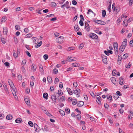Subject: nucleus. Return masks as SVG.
Wrapping results in <instances>:
<instances>
[{"label":"nucleus","instance_id":"obj_41","mask_svg":"<svg viewBox=\"0 0 133 133\" xmlns=\"http://www.w3.org/2000/svg\"><path fill=\"white\" fill-rule=\"evenodd\" d=\"M32 36L31 34H29L26 35L25 37V38H30Z\"/></svg>","mask_w":133,"mask_h":133},{"label":"nucleus","instance_id":"obj_25","mask_svg":"<svg viewBox=\"0 0 133 133\" xmlns=\"http://www.w3.org/2000/svg\"><path fill=\"white\" fill-rule=\"evenodd\" d=\"M44 112L46 114L50 117L52 116V115L49 112V111L46 110H44Z\"/></svg>","mask_w":133,"mask_h":133},{"label":"nucleus","instance_id":"obj_15","mask_svg":"<svg viewBox=\"0 0 133 133\" xmlns=\"http://www.w3.org/2000/svg\"><path fill=\"white\" fill-rule=\"evenodd\" d=\"M85 27L86 29H88V30H87V31H89V25L88 23L87 22H85Z\"/></svg>","mask_w":133,"mask_h":133},{"label":"nucleus","instance_id":"obj_58","mask_svg":"<svg viewBox=\"0 0 133 133\" xmlns=\"http://www.w3.org/2000/svg\"><path fill=\"white\" fill-rule=\"evenodd\" d=\"M21 10V8L19 7L17 8H16L15 9L16 11H20Z\"/></svg>","mask_w":133,"mask_h":133},{"label":"nucleus","instance_id":"obj_33","mask_svg":"<svg viewBox=\"0 0 133 133\" xmlns=\"http://www.w3.org/2000/svg\"><path fill=\"white\" fill-rule=\"evenodd\" d=\"M98 24L102 25H104L105 24V23L103 21L99 20Z\"/></svg>","mask_w":133,"mask_h":133},{"label":"nucleus","instance_id":"obj_51","mask_svg":"<svg viewBox=\"0 0 133 133\" xmlns=\"http://www.w3.org/2000/svg\"><path fill=\"white\" fill-rule=\"evenodd\" d=\"M51 4L54 7H55L56 6V3L54 2H51Z\"/></svg>","mask_w":133,"mask_h":133},{"label":"nucleus","instance_id":"obj_2","mask_svg":"<svg viewBox=\"0 0 133 133\" xmlns=\"http://www.w3.org/2000/svg\"><path fill=\"white\" fill-rule=\"evenodd\" d=\"M80 90L79 89L77 90L76 89V90H74L73 91V93L75 94H76V96L77 97H79L80 95Z\"/></svg>","mask_w":133,"mask_h":133},{"label":"nucleus","instance_id":"obj_49","mask_svg":"<svg viewBox=\"0 0 133 133\" xmlns=\"http://www.w3.org/2000/svg\"><path fill=\"white\" fill-rule=\"evenodd\" d=\"M18 79L20 81L22 80V76L21 75H18Z\"/></svg>","mask_w":133,"mask_h":133},{"label":"nucleus","instance_id":"obj_29","mask_svg":"<svg viewBox=\"0 0 133 133\" xmlns=\"http://www.w3.org/2000/svg\"><path fill=\"white\" fill-rule=\"evenodd\" d=\"M66 89L68 92V94L70 95H72V93L71 89L69 88H67Z\"/></svg>","mask_w":133,"mask_h":133},{"label":"nucleus","instance_id":"obj_44","mask_svg":"<svg viewBox=\"0 0 133 133\" xmlns=\"http://www.w3.org/2000/svg\"><path fill=\"white\" fill-rule=\"evenodd\" d=\"M130 45L131 47L133 46V39L131 40L130 42Z\"/></svg>","mask_w":133,"mask_h":133},{"label":"nucleus","instance_id":"obj_63","mask_svg":"<svg viewBox=\"0 0 133 133\" xmlns=\"http://www.w3.org/2000/svg\"><path fill=\"white\" fill-rule=\"evenodd\" d=\"M109 122L110 123H111V124H112L113 121L112 118L110 117L109 118Z\"/></svg>","mask_w":133,"mask_h":133},{"label":"nucleus","instance_id":"obj_38","mask_svg":"<svg viewBox=\"0 0 133 133\" xmlns=\"http://www.w3.org/2000/svg\"><path fill=\"white\" fill-rule=\"evenodd\" d=\"M84 44L83 43H81L79 46V48L80 49H82L84 47Z\"/></svg>","mask_w":133,"mask_h":133},{"label":"nucleus","instance_id":"obj_54","mask_svg":"<svg viewBox=\"0 0 133 133\" xmlns=\"http://www.w3.org/2000/svg\"><path fill=\"white\" fill-rule=\"evenodd\" d=\"M59 81L58 78L57 77H56L55 78V81L54 82L56 84L57 82H58Z\"/></svg>","mask_w":133,"mask_h":133},{"label":"nucleus","instance_id":"obj_27","mask_svg":"<svg viewBox=\"0 0 133 133\" xmlns=\"http://www.w3.org/2000/svg\"><path fill=\"white\" fill-rule=\"evenodd\" d=\"M58 94L59 96H58L59 97V96H60L62 95H63V92L61 90H58Z\"/></svg>","mask_w":133,"mask_h":133},{"label":"nucleus","instance_id":"obj_26","mask_svg":"<svg viewBox=\"0 0 133 133\" xmlns=\"http://www.w3.org/2000/svg\"><path fill=\"white\" fill-rule=\"evenodd\" d=\"M113 10L115 11L117 13H118L120 11V9L118 7H115V8H114Z\"/></svg>","mask_w":133,"mask_h":133},{"label":"nucleus","instance_id":"obj_5","mask_svg":"<svg viewBox=\"0 0 133 133\" xmlns=\"http://www.w3.org/2000/svg\"><path fill=\"white\" fill-rule=\"evenodd\" d=\"M24 100L27 105L29 106L30 105V102L28 97H26L25 98Z\"/></svg>","mask_w":133,"mask_h":133},{"label":"nucleus","instance_id":"obj_12","mask_svg":"<svg viewBox=\"0 0 133 133\" xmlns=\"http://www.w3.org/2000/svg\"><path fill=\"white\" fill-rule=\"evenodd\" d=\"M111 80L112 83L115 85H117V83H116V81H116V78L114 77L112 78H111Z\"/></svg>","mask_w":133,"mask_h":133},{"label":"nucleus","instance_id":"obj_13","mask_svg":"<svg viewBox=\"0 0 133 133\" xmlns=\"http://www.w3.org/2000/svg\"><path fill=\"white\" fill-rule=\"evenodd\" d=\"M125 47L121 45V46L119 49V51L120 53L123 52L125 49Z\"/></svg>","mask_w":133,"mask_h":133},{"label":"nucleus","instance_id":"obj_55","mask_svg":"<svg viewBox=\"0 0 133 133\" xmlns=\"http://www.w3.org/2000/svg\"><path fill=\"white\" fill-rule=\"evenodd\" d=\"M104 107L105 108H107V109H108V107H109V105L107 103L104 104Z\"/></svg>","mask_w":133,"mask_h":133},{"label":"nucleus","instance_id":"obj_19","mask_svg":"<svg viewBox=\"0 0 133 133\" xmlns=\"http://www.w3.org/2000/svg\"><path fill=\"white\" fill-rule=\"evenodd\" d=\"M31 68L32 70L33 71H35L36 67V66H35V64H32L31 66Z\"/></svg>","mask_w":133,"mask_h":133},{"label":"nucleus","instance_id":"obj_57","mask_svg":"<svg viewBox=\"0 0 133 133\" xmlns=\"http://www.w3.org/2000/svg\"><path fill=\"white\" fill-rule=\"evenodd\" d=\"M4 117V115L3 114H0V119H3Z\"/></svg>","mask_w":133,"mask_h":133},{"label":"nucleus","instance_id":"obj_4","mask_svg":"<svg viewBox=\"0 0 133 133\" xmlns=\"http://www.w3.org/2000/svg\"><path fill=\"white\" fill-rule=\"evenodd\" d=\"M96 97L97 99H96V102L99 104H101V97L99 95H97L96 96Z\"/></svg>","mask_w":133,"mask_h":133},{"label":"nucleus","instance_id":"obj_18","mask_svg":"<svg viewBox=\"0 0 133 133\" xmlns=\"http://www.w3.org/2000/svg\"><path fill=\"white\" fill-rule=\"evenodd\" d=\"M47 80L49 83H51L52 81L51 77L50 76H48L47 77Z\"/></svg>","mask_w":133,"mask_h":133},{"label":"nucleus","instance_id":"obj_46","mask_svg":"<svg viewBox=\"0 0 133 133\" xmlns=\"http://www.w3.org/2000/svg\"><path fill=\"white\" fill-rule=\"evenodd\" d=\"M131 65V64L130 63H129L127 65H126L125 67L127 68H129Z\"/></svg>","mask_w":133,"mask_h":133},{"label":"nucleus","instance_id":"obj_64","mask_svg":"<svg viewBox=\"0 0 133 133\" xmlns=\"http://www.w3.org/2000/svg\"><path fill=\"white\" fill-rule=\"evenodd\" d=\"M1 41L2 42L3 44L5 43L6 42L4 38L2 39Z\"/></svg>","mask_w":133,"mask_h":133},{"label":"nucleus","instance_id":"obj_53","mask_svg":"<svg viewBox=\"0 0 133 133\" xmlns=\"http://www.w3.org/2000/svg\"><path fill=\"white\" fill-rule=\"evenodd\" d=\"M79 24L82 26H83L84 25V23L82 20H80L79 22Z\"/></svg>","mask_w":133,"mask_h":133},{"label":"nucleus","instance_id":"obj_35","mask_svg":"<svg viewBox=\"0 0 133 133\" xmlns=\"http://www.w3.org/2000/svg\"><path fill=\"white\" fill-rule=\"evenodd\" d=\"M74 29L76 31H77L79 30V28L78 25H75L74 27Z\"/></svg>","mask_w":133,"mask_h":133},{"label":"nucleus","instance_id":"obj_32","mask_svg":"<svg viewBox=\"0 0 133 133\" xmlns=\"http://www.w3.org/2000/svg\"><path fill=\"white\" fill-rule=\"evenodd\" d=\"M128 56V54L127 53H126L124 54L123 56L122 59H126Z\"/></svg>","mask_w":133,"mask_h":133},{"label":"nucleus","instance_id":"obj_14","mask_svg":"<svg viewBox=\"0 0 133 133\" xmlns=\"http://www.w3.org/2000/svg\"><path fill=\"white\" fill-rule=\"evenodd\" d=\"M8 29L6 27H5L3 28V32L4 34L6 35L8 32Z\"/></svg>","mask_w":133,"mask_h":133},{"label":"nucleus","instance_id":"obj_8","mask_svg":"<svg viewBox=\"0 0 133 133\" xmlns=\"http://www.w3.org/2000/svg\"><path fill=\"white\" fill-rule=\"evenodd\" d=\"M77 103V106L78 107H82L84 104V102L81 101H78Z\"/></svg>","mask_w":133,"mask_h":133},{"label":"nucleus","instance_id":"obj_3","mask_svg":"<svg viewBox=\"0 0 133 133\" xmlns=\"http://www.w3.org/2000/svg\"><path fill=\"white\" fill-rule=\"evenodd\" d=\"M90 37L92 39H97L98 38L97 36L95 34L91 33L90 34Z\"/></svg>","mask_w":133,"mask_h":133},{"label":"nucleus","instance_id":"obj_43","mask_svg":"<svg viewBox=\"0 0 133 133\" xmlns=\"http://www.w3.org/2000/svg\"><path fill=\"white\" fill-rule=\"evenodd\" d=\"M15 28L16 30H19L20 29V26L18 25H16Z\"/></svg>","mask_w":133,"mask_h":133},{"label":"nucleus","instance_id":"obj_60","mask_svg":"<svg viewBox=\"0 0 133 133\" xmlns=\"http://www.w3.org/2000/svg\"><path fill=\"white\" fill-rule=\"evenodd\" d=\"M26 63V60L25 59H24L22 62V64H25Z\"/></svg>","mask_w":133,"mask_h":133},{"label":"nucleus","instance_id":"obj_17","mask_svg":"<svg viewBox=\"0 0 133 133\" xmlns=\"http://www.w3.org/2000/svg\"><path fill=\"white\" fill-rule=\"evenodd\" d=\"M34 126L35 129V131H37L38 130H39L38 129L39 127L36 123H34Z\"/></svg>","mask_w":133,"mask_h":133},{"label":"nucleus","instance_id":"obj_30","mask_svg":"<svg viewBox=\"0 0 133 133\" xmlns=\"http://www.w3.org/2000/svg\"><path fill=\"white\" fill-rule=\"evenodd\" d=\"M48 94L46 93H45L43 94V97L46 99H48Z\"/></svg>","mask_w":133,"mask_h":133},{"label":"nucleus","instance_id":"obj_42","mask_svg":"<svg viewBox=\"0 0 133 133\" xmlns=\"http://www.w3.org/2000/svg\"><path fill=\"white\" fill-rule=\"evenodd\" d=\"M65 112L66 113L68 114H69L70 112V109L68 108H66L65 109Z\"/></svg>","mask_w":133,"mask_h":133},{"label":"nucleus","instance_id":"obj_39","mask_svg":"<svg viewBox=\"0 0 133 133\" xmlns=\"http://www.w3.org/2000/svg\"><path fill=\"white\" fill-rule=\"evenodd\" d=\"M39 69L41 72H43L44 70L43 69V66L42 65H40L39 67Z\"/></svg>","mask_w":133,"mask_h":133},{"label":"nucleus","instance_id":"obj_9","mask_svg":"<svg viewBox=\"0 0 133 133\" xmlns=\"http://www.w3.org/2000/svg\"><path fill=\"white\" fill-rule=\"evenodd\" d=\"M119 84L121 85H123L124 83V82L123 80V78L121 77H120L119 79Z\"/></svg>","mask_w":133,"mask_h":133},{"label":"nucleus","instance_id":"obj_20","mask_svg":"<svg viewBox=\"0 0 133 133\" xmlns=\"http://www.w3.org/2000/svg\"><path fill=\"white\" fill-rule=\"evenodd\" d=\"M15 88H14V89H12V90H11V91L14 96L15 97V98H16V95Z\"/></svg>","mask_w":133,"mask_h":133},{"label":"nucleus","instance_id":"obj_61","mask_svg":"<svg viewBox=\"0 0 133 133\" xmlns=\"http://www.w3.org/2000/svg\"><path fill=\"white\" fill-rule=\"evenodd\" d=\"M116 93L118 95L120 96H122L121 93L118 91H117L116 92Z\"/></svg>","mask_w":133,"mask_h":133},{"label":"nucleus","instance_id":"obj_40","mask_svg":"<svg viewBox=\"0 0 133 133\" xmlns=\"http://www.w3.org/2000/svg\"><path fill=\"white\" fill-rule=\"evenodd\" d=\"M12 84L11 83H10V84H9L10 87H11V88L12 89H14V88H15V87L14 86V84L12 82Z\"/></svg>","mask_w":133,"mask_h":133},{"label":"nucleus","instance_id":"obj_1","mask_svg":"<svg viewBox=\"0 0 133 133\" xmlns=\"http://www.w3.org/2000/svg\"><path fill=\"white\" fill-rule=\"evenodd\" d=\"M56 40L57 42L59 43H61L64 41V38L63 36H60L56 38Z\"/></svg>","mask_w":133,"mask_h":133},{"label":"nucleus","instance_id":"obj_31","mask_svg":"<svg viewBox=\"0 0 133 133\" xmlns=\"http://www.w3.org/2000/svg\"><path fill=\"white\" fill-rule=\"evenodd\" d=\"M42 44V41L39 42L36 45L35 47L36 48L39 47Z\"/></svg>","mask_w":133,"mask_h":133},{"label":"nucleus","instance_id":"obj_62","mask_svg":"<svg viewBox=\"0 0 133 133\" xmlns=\"http://www.w3.org/2000/svg\"><path fill=\"white\" fill-rule=\"evenodd\" d=\"M121 55H118V60L119 61L121 62Z\"/></svg>","mask_w":133,"mask_h":133},{"label":"nucleus","instance_id":"obj_37","mask_svg":"<svg viewBox=\"0 0 133 133\" xmlns=\"http://www.w3.org/2000/svg\"><path fill=\"white\" fill-rule=\"evenodd\" d=\"M102 16L103 17H105L106 15V12L105 10H103L102 12Z\"/></svg>","mask_w":133,"mask_h":133},{"label":"nucleus","instance_id":"obj_23","mask_svg":"<svg viewBox=\"0 0 133 133\" xmlns=\"http://www.w3.org/2000/svg\"><path fill=\"white\" fill-rule=\"evenodd\" d=\"M15 121L16 123H20L22 121V120L21 118H17L15 120Z\"/></svg>","mask_w":133,"mask_h":133},{"label":"nucleus","instance_id":"obj_36","mask_svg":"<svg viewBox=\"0 0 133 133\" xmlns=\"http://www.w3.org/2000/svg\"><path fill=\"white\" fill-rule=\"evenodd\" d=\"M59 112L60 114H62L61 115L62 116H64V115L65 112L63 111L60 110H59Z\"/></svg>","mask_w":133,"mask_h":133},{"label":"nucleus","instance_id":"obj_48","mask_svg":"<svg viewBox=\"0 0 133 133\" xmlns=\"http://www.w3.org/2000/svg\"><path fill=\"white\" fill-rule=\"evenodd\" d=\"M28 124L30 125V126L31 127H32L33 126V124L32 122L31 121H29L28 122Z\"/></svg>","mask_w":133,"mask_h":133},{"label":"nucleus","instance_id":"obj_50","mask_svg":"<svg viewBox=\"0 0 133 133\" xmlns=\"http://www.w3.org/2000/svg\"><path fill=\"white\" fill-rule=\"evenodd\" d=\"M126 20V19H125L124 20V21H123V24H124V25H125V26L126 27H127L128 26V23H126V22H125V21Z\"/></svg>","mask_w":133,"mask_h":133},{"label":"nucleus","instance_id":"obj_11","mask_svg":"<svg viewBox=\"0 0 133 133\" xmlns=\"http://www.w3.org/2000/svg\"><path fill=\"white\" fill-rule=\"evenodd\" d=\"M115 50H116V51H117L118 49V44L116 42H114L113 44Z\"/></svg>","mask_w":133,"mask_h":133},{"label":"nucleus","instance_id":"obj_28","mask_svg":"<svg viewBox=\"0 0 133 133\" xmlns=\"http://www.w3.org/2000/svg\"><path fill=\"white\" fill-rule=\"evenodd\" d=\"M107 98L108 99H109L110 101H111L112 100V96L108 94L107 95Z\"/></svg>","mask_w":133,"mask_h":133},{"label":"nucleus","instance_id":"obj_56","mask_svg":"<svg viewBox=\"0 0 133 133\" xmlns=\"http://www.w3.org/2000/svg\"><path fill=\"white\" fill-rule=\"evenodd\" d=\"M25 53L26 54H27V55L29 57H31V54H30V53L28 51H25Z\"/></svg>","mask_w":133,"mask_h":133},{"label":"nucleus","instance_id":"obj_6","mask_svg":"<svg viewBox=\"0 0 133 133\" xmlns=\"http://www.w3.org/2000/svg\"><path fill=\"white\" fill-rule=\"evenodd\" d=\"M107 57L106 56L104 55H103L102 56V61L105 64H106L107 62Z\"/></svg>","mask_w":133,"mask_h":133},{"label":"nucleus","instance_id":"obj_21","mask_svg":"<svg viewBox=\"0 0 133 133\" xmlns=\"http://www.w3.org/2000/svg\"><path fill=\"white\" fill-rule=\"evenodd\" d=\"M6 118L7 119L10 120L13 117L11 115H9L6 116Z\"/></svg>","mask_w":133,"mask_h":133},{"label":"nucleus","instance_id":"obj_34","mask_svg":"<svg viewBox=\"0 0 133 133\" xmlns=\"http://www.w3.org/2000/svg\"><path fill=\"white\" fill-rule=\"evenodd\" d=\"M56 95L55 94V95H52L51 96V98L52 101L55 100L56 98Z\"/></svg>","mask_w":133,"mask_h":133},{"label":"nucleus","instance_id":"obj_47","mask_svg":"<svg viewBox=\"0 0 133 133\" xmlns=\"http://www.w3.org/2000/svg\"><path fill=\"white\" fill-rule=\"evenodd\" d=\"M76 116L77 119L79 120L81 119V117L80 115L77 114L76 115Z\"/></svg>","mask_w":133,"mask_h":133},{"label":"nucleus","instance_id":"obj_52","mask_svg":"<svg viewBox=\"0 0 133 133\" xmlns=\"http://www.w3.org/2000/svg\"><path fill=\"white\" fill-rule=\"evenodd\" d=\"M72 66L74 67H77L78 65V64L77 63H74L72 64Z\"/></svg>","mask_w":133,"mask_h":133},{"label":"nucleus","instance_id":"obj_7","mask_svg":"<svg viewBox=\"0 0 133 133\" xmlns=\"http://www.w3.org/2000/svg\"><path fill=\"white\" fill-rule=\"evenodd\" d=\"M127 39H124V41L122 43L121 46H124L125 47L127 45Z\"/></svg>","mask_w":133,"mask_h":133},{"label":"nucleus","instance_id":"obj_22","mask_svg":"<svg viewBox=\"0 0 133 133\" xmlns=\"http://www.w3.org/2000/svg\"><path fill=\"white\" fill-rule=\"evenodd\" d=\"M6 20V18L5 16H3L1 19V24L5 22Z\"/></svg>","mask_w":133,"mask_h":133},{"label":"nucleus","instance_id":"obj_16","mask_svg":"<svg viewBox=\"0 0 133 133\" xmlns=\"http://www.w3.org/2000/svg\"><path fill=\"white\" fill-rule=\"evenodd\" d=\"M72 103L74 105H75L77 103V101L76 99H72V100H71Z\"/></svg>","mask_w":133,"mask_h":133},{"label":"nucleus","instance_id":"obj_10","mask_svg":"<svg viewBox=\"0 0 133 133\" xmlns=\"http://www.w3.org/2000/svg\"><path fill=\"white\" fill-rule=\"evenodd\" d=\"M76 59L75 58L72 57H69L67 58V60L69 62H71L73 61L76 60L75 59Z\"/></svg>","mask_w":133,"mask_h":133},{"label":"nucleus","instance_id":"obj_59","mask_svg":"<svg viewBox=\"0 0 133 133\" xmlns=\"http://www.w3.org/2000/svg\"><path fill=\"white\" fill-rule=\"evenodd\" d=\"M72 4L74 5H76L77 2L75 0H73L72 1Z\"/></svg>","mask_w":133,"mask_h":133},{"label":"nucleus","instance_id":"obj_45","mask_svg":"<svg viewBox=\"0 0 133 133\" xmlns=\"http://www.w3.org/2000/svg\"><path fill=\"white\" fill-rule=\"evenodd\" d=\"M48 56L47 54L44 55L43 56V58L45 60H46L48 58Z\"/></svg>","mask_w":133,"mask_h":133},{"label":"nucleus","instance_id":"obj_24","mask_svg":"<svg viewBox=\"0 0 133 133\" xmlns=\"http://www.w3.org/2000/svg\"><path fill=\"white\" fill-rule=\"evenodd\" d=\"M13 54L14 57L15 58H17L18 57V54L15 51H14L13 52Z\"/></svg>","mask_w":133,"mask_h":133}]
</instances>
